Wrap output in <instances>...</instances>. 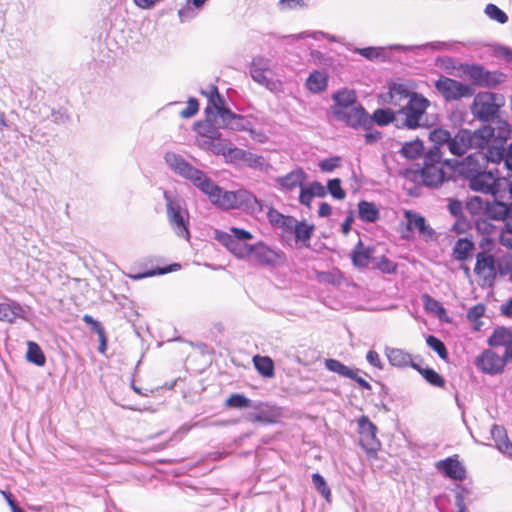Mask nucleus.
Returning a JSON list of instances; mask_svg holds the SVG:
<instances>
[{"label":"nucleus","mask_w":512,"mask_h":512,"mask_svg":"<svg viewBox=\"0 0 512 512\" xmlns=\"http://www.w3.org/2000/svg\"><path fill=\"white\" fill-rule=\"evenodd\" d=\"M435 88L446 101H455L462 98H469L474 95V88L455 79L441 76L435 82Z\"/></svg>","instance_id":"obj_7"},{"label":"nucleus","mask_w":512,"mask_h":512,"mask_svg":"<svg viewBox=\"0 0 512 512\" xmlns=\"http://www.w3.org/2000/svg\"><path fill=\"white\" fill-rule=\"evenodd\" d=\"M512 339V331L507 328H497L488 339V344L492 347L506 346Z\"/></svg>","instance_id":"obj_38"},{"label":"nucleus","mask_w":512,"mask_h":512,"mask_svg":"<svg viewBox=\"0 0 512 512\" xmlns=\"http://www.w3.org/2000/svg\"><path fill=\"white\" fill-rule=\"evenodd\" d=\"M474 273L482 280V286H492L497 277V262L494 255L486 251L477 253Z\"/></svg>","instance_id":"obj_10"},{"label":"nucleus","mask_w":512,"mask_h":512,"mask_svg":"<svg viewBox=\"0 0 512 512\" xmlns=\"http://www.w3.org/2000/svg\"><path fill=\"white\" fill-rule=\"evenodd\" d=\"M467 74L474 84L480 87L494 88L506 80V75L499 71H489L480 65H471Z\"/></svg>","instance_id":"obj_12"},{"label":"nucleus","mask_w":512,"mask_h":512,"mask_svg":"<svg viewBox=\"0 0 512 512\" xmlns=\"http://www.w3.org/2000/svg\"><path fill=\"white\" fill-rule=\"evenodd\" d=\"M326 190L337 200H342L346 196V192L342 188L341 180L339 178L330 179L327 183Z\"/></svg>","instance_id":"obj_48"},{"label":"nucleus","mask_w":512,"mask_h":512,"mask_svg":"<svg viewBox=\"0 0 512 512\" xmlns=\"http://www.w3.org/2000/svg\"><path fill=\"white\" fill-rule=\"evenodd\" d=\"M488 201L482 199L479 196L470 197L466 203V209L472 215H480L486 213Z\"/></svg>","instance_id":"obj_41"},{"label":"nucleus","mask_w":512,"mask_h":512,"mask_svg":"<svg viewBox=\"0 0 512 512\" xmlns=\"http://www.w3.org/2000/svg\"><path fill=\"white\" fill-rule=\"evenodd\" d=\"M489 164V158L483 152L477 151L459 162L456 171L471 190L497 196L505 183L509 182L501 178L498 169L490 168Z\"/></svg>","instance_id":"obj_2"},{"label":"nucleus","mask_w":512,"mask_h":512,"mask_svg":"<svg viewBox=\"0 0 512 512\" xmlns=\"http://www.w3.org/2000/svg\"><path fill=\"white\" fill-rule=\"evenodd\" d=\"M438 469L453 480H463L466 477V471L463 465L453 457H448L442 460L437 465Z\"/></svg>","instance_id":"obj_21"},{"label":"nucleus","mask_w":512,"mask_h":512,"mask_svg":"<svg viewBox=\"0 0 512 512\" xmlns=\"http://www.w3.org/2000/svg\"><path fill=\"white\" fill-rule=\"evenodd\" d=\"M198 109H199V104H198L197 99L189 98V100L187 101L186 108L180 112V115L182 118H186V119L191 118L198 112Z\"/></svg>","instance_id":"obj_53"},{"label":"nucleus","mask_w":512,"mask_h":512,"mask_svg":"<svg viewBox=\"0 0 512 512\" xmlns=\"http://www.w3.org/2000/svg\"><path fill=\"white\" fill-rule=\"evenodd\" d=\"M426 343L433 351H435L438 354V356L441 359H443V360L447 359V357H448L447 349H446L444 343L439 338H437L433 335H429L426 338Z\"/></svg>","instance_id":"obj_45"},{"label":"nucleus","mask_w":512,"mask_h":512,"mask_svg":"<svg viewBox=\"0 0 512 512\" xmlns=\"http://www.w3.org/2000/svg\"><path fill=\"white\" fill-rule=\"evenodd\" d=\"M24 312L23 307L15 301L0 303V321L13 323L17 318H23Z\"/></svg>","instance_id":"obj_26"},{"label":"nucleus","mask_w":512,"mask_h":512,"mask_svg":"<svg viewBox=\"0 0 512 512\" xmlns=\"http://www.w3.org/2000/svg\"><path fill=\"white\" fill-rule=\"evenodd\" d=\"M373 123H377L379 126H385L390 123H395L397 126L398 111L395 113L391 109H376L372 116Z\"/></svg>","instance_id":"obj_33"},{"label":"nucleus","mask_w":512,"mask_h":512,"mask_svg":"<svg viewBox=\"0 0 512 512\" xmlns=\"http://www.w3.org/2000/svg\"><path fill=\"white\" fill-rule=\"evenodd\" d=\"M366 360H367V362H368L370 365H372V366H374V367H376V368H378V369H382V368H383V364H382V362H381L380 356H379V354H378L376 351H374V350H370V351H368V353H367V355H366Z\"/></svg>","instance_id":"obj_63"},{"label":"nucleus","mask_w":512,"mask_h":512,"mask_svg":"<svg viewBox=\"0 0 512 512\" xmlns=\"http://www.w3.org/2000/svg\"><path fill=\"white\" fill-rule=\"evenodd\" d=\"M318 36L325 37V38H327L331 42H336L337 41L335 36L327 34V33H324V32H321V31L313 32L311 34L306 33V32H302V33H299V34L291 35L290 37H292L293 39H303V38H306V37H312V38L317 40Z\"/></svg>","instance_id":"obj_56"},{"label":"nucleus","mask_w":512,"mask_h":512,"mask_svg":"<svg viewBox=\"0 0 512 512\" xmlns=\"http://www.w3.org/2000/svg\"><path fill=\"white\" fill-rule=\"evenodd\" d=\"M499 241L504 247L512 249V232L507 231V227L500 234Z\"/></svg>","instance_id":"obj_64"},{"label":"nucleus","mask_w":512,"mask_h":512,"mask_svg":"<svg viewBox=\"0 0 512 512\" xmlns=\"http://www.w3.org/2000/svg\"><path fill=\"white\" fill-rule=\"evenodd\" d=\"M26 359L37 366H43L46 362L45 355L40 346L33 341L27 342Z\"/></svg>","instance_id":"obj_35"},{"label":"nucleus","mask_w":512,"mask_h":512,"mask_svg":"<svg viewBox=\"0 0 512 512\" xmlns=\"http://www.w3.org/2000/svg\"><path fill=\"white\" fill-rule=\"evenodd\" d=\"M420 176L426 186L437 187L442 184L445 172L443 170L442 151L439 148H430L424 154Z\"/></svg>","instance_id":"obj_6"},{"label":"nucleus","mask_w":512,"mask_h":512,"mask_svg":"<svg viewBox=\"0 0 512 512\" xmlns=\"http://www.w3.org/2000/svg\"><path fill=\"white\" fill-rule=\"evenodd\" d=\"M245 165L251 168H258L261 167L264 163V159L261 156H258L257 154H254L249 151H245L243 162Z\"/></svg>","instance_id":"obj_51"},{"label":"nucleus","mask_w":512,"mask_h":512,"mask_svg":"<svg viewBox=\"0 0 512 512\" xmlns=\"http://www.w3.org/2000/svg\"><path fill=\"white\" fill-rule=\"evenodd\" d=\"M250 76L251 78L261 86L272 90L274 82L268 76L271 73V60L264 56H256L250 63Z\"/></svg>","instance_id":"obj_13"},{"label":"nucleus","mask_w":512,"mask_h":512,"mask_svg":"<svg viewBox=\"0 0 512 512\" xmlns=\"http://www.w3.org/2000/svg\"><path fill=\"white\" fill-rule=\"evenodd\" d=\"M358 217L366 223H374L380 218V212L376 204L366 200L358 203Z\"/></svg>","instance_id":"obj_29"},{"label":"nucleus","mask_w":512,"mask_h":512,"mask_svg":"<svg viewBox=\"0 0 512 512\" xmlns=\"http://www.w3.org/2000/svg\"><path fill=\"white\" fill-rule=\"evenodd\" d=\"M405 217L407 219L408 230H417L425 241L433 239L435 231L427 225L422 215L413 211H405Z\"/></svg>","instance_id":"obj_19"},{"label":"nucleus","mask_w":512,"mask_h":512,"mask_svg":"<svg viewBox=\"0 0 512 512\" xmlns=\"http://www.w3.org/2000/svg\"><path fill=\"white\" fill-rule=\"evenodd\" d=\"M373 252V248H365L362 241L359 240L351 254L353 265L360 269L366 268L372 259Z\"/></svg>","instance_id":"obj_25"},{"label":"nucleus","mask_w":512,"mask_h":512,"mask_svg":"<svg viewBox=\"0 0 512 512\" xmlns=\"http://www.w3.org/2000/svg\"><path fill=\"white\" fill-rule=\"evenodd\" d=\"M167 221L172 231L185 240L190 239L189 212L185 200L170 191H164Z\"/></svg>","instance_id":"obj_4"},{"label":"nucleus","mask_w":512,"mask_h":512,"mask_svg":"<svg viewBox=\"0 0 512 512\" xmlns=\"http://www.w3.org/2000/svg\"><path fill=\"white\" fill-rule=\"evenodd\" d=\"M414 92L409 91L404 85L402 84H393L389 88V92L387 93L386 97L384 98V101L388 102L389 104L401 108V106H404V104L410 99Z\"/></svg>","instance_id":"obj_22"},{"label":"nucleus","mask_w":512,"mask_h":512,"mask_svg":"<svg viewBox=\"0 0 512 512\" xmlns=\"http://www.w3.org/2000/svg\"><path fill=\"white\" fill-rule=\"evenodd\" d=\"M305 178V172L302 169H296L289 172L285 176L278 177L276 182L283 190L291 191L296 187H303L302 184Z\"/></svg>","instance_id":"obj_24"},{"label":"nucleus","mask_w":512,"mask_h":512,"mask_svg":"<svg viewBox=\"0 0 512 512\" xmlns=\"http://www.w3.org/2000/svg\"><path fill=\"white\" fill-rule=\"evenodd\" d=\"M264 206L263 202L251 192L245 189L235 191V209H243L257 214L263 211Z\"/></svg>","instance_id":"obj_18"},{"label":"nucleus","mask_w":512,"mask_h":512,"mask_svg":"<svg viewBox=\"0 0 512 512\" xmlns=\"http://www.w3.org/2000/svg\"><path fill=\"white\" fill-rule=\"evenodd\" d=\"M164 160L175 174L189 180L196 188L207 195L212 204L226 210L235 209V191L223 190L202 170L191 165L179 154L166 152Z\"/></svg>","instance_id":"obj_1"},{"label":"nucleus","mask_w":512,"mask_h":512,"mask_svg":"<svg viewBox=\"0 0 512 512\" xmlns=\"http://www.w3.org/2000/svg\"><path fill=\"white\" fill-rule=\"evenodd\" d=\"M339 165H340V158L339 157H331V158L322 160L319 163V168L322 172H332Z\"/></svg>","instance_id":"obj_55"},{"label":"nucleus","mask_w":512,"mask_h":512,"mask_svg":"<svg viewBox=\"0 0 512 512\" xmlns=\"http://www.w3.org/2000/svg\"><path fill=\"white\" fill-rule=\"evenodd\" d=\"M423 301L425 304V308L437 315L439 318H442L443 315H446V310L443 307V305L436 299L432 298L431 296L425 294L423 296Z\"/></svg>","instance_id":"obj_43"},{"label":"nucleus","mask_w":512,"mask_h":512,"mask_svg":"<svg viewBox=\"0 0 512 512\" xmlns=\"http://www.w3.org/2000/svg\"><path fill=\"white\" fill-rule=\"evenodd\" d=\"M385 354L389 363L394 367L404 368L411 363V354L402 349L386 347Z\"/></svg>","instance_id":"obj_27"},{"label":"nucleus","mask_w":512,"mask_h":512,"mask_svg":"<svg viewBox=\"0 0 512 512\" xmlns=\"http://www.w3.org/2000/svg\"><path fill=\"white\" fill-rule=\"evenodd\" d=\"M325 367L331 372H334L342 377L355 378V370L344 365L342 362L336 359L325 360Z\"/></svg>","instance_id":"obj_37"},{"label":"nucleus","mask_w":512,"mask_h":512,"mask_svg":"<svg viewBox=\"0 0 512 512\" xmlns=\"http://www.w3.org/2000/svg\"><path fill=\"white\" fill-rule=\"evenodd\" d=\"M327 194L326 188L318 181H313L305 187H301L299 201L302 205L310 207L311 201L314 197H325Z\"/></svg>","instance_id":"obj_23"},{"label":"nucleus","mask_w":512,"mask_h":512,"mask_svg":"<svg viewBox=\"0 0 512 512\" xmlns=\"http://www.w3.org/2000/svg\"><path fill=\"white\" fill-rule=\"evenodd\" d=\"M332 99L337 107L335 110H347L356 103L357 96L354 90L343 89L334 93Z\"/></svg>","instance_id":"obj_30"},{"label":"nucleus","mask_w":512,"mask_h":512,"mask_svg":"<svg viewBox=\"0 0 512 512\" xmlns=\"http://www.w3.org/2000/svg\"><path fill=\"white\" fill-rule=\"evenodd\" d=\"M508 191L507 200L510 201L509 215L505 221V227H507V231L512 232V183H505Z\"/></svg>","instance_id":"obj_61"},{"label":"nucleus","mask_w":512,"mask_h":512,"mask_svg":"<svg viewBox=\"0 0 512 512\" xmlns=\"http://www.w3.org/2000/svg\"><path fill=\"white\" fill-rule=\"evenodd\" d=\"M240 118L242 120L233 119V121L230 123L229 128L231 130H237V131H244L248 130L250 126V121L247 120L244 116L240 115Z\"/></svg>","instance_id":"obj_59"},{"label":"nucleus","mask_w":512,"mask_h":512,"mask_svg":"<svg viewBox=\"0 0 512 512\" xmlns=\"http://www.w3.org/2000/svg\"><path fill=\"white\" fill-rule=\"evenodd\" d=\"M449 213L454 217H462L464 215V206L462 202L458 199H449L447 205Z\"/></svg>","instance_id":"obj_52"},{"label":"nucleus","mask_w":512,"mask_h":512,"mask_svg":"<svg viewBox=\"0 0 512 512\" xmlns=\"http://www.w3.org/2000/svg\"><path fill=\"white\" fill-rule=\"evenodd\" d=\"M374 268L380 270L384 274H393L397 270V263L391 261L385 256H381L378 259H374Z\"/></svg>","instance_id":"obj_46"},{"label":"nucleus","mask_w":512,"mask_h":512,"mask_svg":"<svg viewBox=\"0 0 512 512\" xmlns=\"http://www.w3.org/2000/svg\"><path fill=\"white\" fill-rule=\"evenodd\" d=\"M253 363L257 371L264 377L274 376V363L267 356L256 355L253 357Z\"/></svg>","instance_id":"obj_36"},{"label":"nucleus","mask_w":512,"mask_h":512,"mask_svg":"<svg viewBox=\"0 0 512 512\" xmlns=\"http://www.w3.org/2000/svg\"><path fill=\"white\" fill-rule=\"evenodd\" d=\"M495 200L492 202L488 201L485 216L489 219L496 221H506L509 215L510 201L508 198L507 187L501 189V191L494 196Z\"/></svg>","instance_id":"obj_15"},{"label":"nucleus","mask_w":512,"mask_h":512,"mask_svg":"<svg viewBox=\"0 0 512 512\" xmlns=\"http://www.w3.org/2000/svg\"><path fill=\"white\" fill-rule=\"evenodd\" d=\"M471 227V224L469 220L465 217H458L455 218V223L452 226V231L456 232L457 234H462L467 232Z\"/></svg>","instance_id":"obj_54"},{"label":"nucleus","mask_w":512,"mask_h":512,"mask_svg":"<svg viewBox=\"0 0 512 512\" xmlns=\"http://www.w3.org/2000/svg\"><path fill=\"white\" fill-rule=\"evenodd\" d=\"M485 13L490 19L500 24H505L508 21L507 14L495 4H488L485 7Z\"/></svg>","instance_id":"obj_44"},{"label":"nucleus","mask_w":512,"mask_h":512,"mask_svg":"<svg viewBox=\"0 0 512 512\" xmlns=\"http://www.w3.org/2000/svg\"><path fill=\"white\" fill-rule=\"evenodd\" d=\"M475 244L468 238H459L453 247V257L455 260L464 262L471 257Z\"/></svg>","instance_id":"obj_28"},{"label":"nucleus","mask_w":512,"mask_h":512,"mask_svg":"<svg viewBox=\"0 0 512 512\" xmlns=\"http://www.w3.org/2000/svg\"><path fill=\"white\" fill-rule=\"evenodd\" d=\"M424 379L433 386L443 387L445 380L432 368H425L422 372Z\"/></svg>","instance_id":"obj_49"},{"label":"nucleus","mask_w":512,"mask_h":512,"mask_svg":"<svg viewBox=\"0 0 512 512\" xmlns=\"http://www.w3.org/2000/svg\"><path fill=\"white\" fill-rule=\"evenodd\" d=\"M250 248V257H253L258 264L263 266L274 265L280 257V254L277 251L271 249L261 241L251 245Z\"/></svg>","instance_id":"obj_20"},{"label":"nucleus","mask_w":512,"mask_h":512,"mask_svg":"<svg viewBox=\"0 0 512 512\" xmlns=\"http://www.w3.org/2000/svg\"><path fill=\"white\" fill-rule=\"evenodd\" d=\"M251 400L243 394H232L227 400L226 405L231 408H247L251 406Z\"/></svg>","instance_id":"obj_47"},{"label":"nucleus","mask_w":512,"mask_h":512,"mask_svg":"<svg viewBox=\"0 0 512 512\" xmlns=\"http://www.w3.org/2000/svg\"><path fill=\"white\" fill-rule=\"evenodd\" d=\"M216 239L239 259H246L251 255L250 244L232 238L227 232L216 231Z\"/></svg>","instance_id":"obj_17"},{"label":"nucleus","mask_w":512,"mask_h":512,"mask_svg":"<svg viewBox=\"0 0 512 512\" xmlns=\"http://www.w3.org/2000/svg\"><path fill=\"white\" fill-rule=\"evenodd\" d=\"M429 139L433 143L432 148L437 147L441 151V148L443 146H447V148L449 149V142L451 141V134L449 131H447L445 129L437 128V129L432 130L429 133Z\"/></svg>","instance_id":"obj_39"},{"label":"nucleus","mask_w":512,"mask_h":512,"mask_svg":"<svg viewBox=\"0 0 512 512\" xmlns=\"http://www.w3.org/2000/svg\"><path fill=\"white\" fill-rule=\"evenodd\" d=\"M423 150L424 146L422 141L416 139L414 141L405 143L401 148V153L408 159H415L423 152Z\"/></svg>","instance_id":"obj_40"},{"label":"nucleus","mask_w":512,"mask_h":512,"mask_svg":"<svg viewBox=\"0 0 512 512\" xmlns=\"http://www.w3.org/2000/svg\"><path fill=\"white\" fill-rule=\"evenodd\" d=\"M495 446L501 453L512 457V442L509 440L508 436L503 438V440L496 441Z\"/></svg>","instance_id":"obj_58"},{"label":"nucleus","mask_w":512,"mask_h":512,"mask_svg":"<svg viewBox=\"0 0 512 512\" xmlns=\"http://www.w3.org/2000/svg\"><path fill=\"white\" fill-rule=\"evenodd\" d=\"M203 95L208 98L209 103L217 110L216 124L220 128H229L233 119L242 120L239 114H235L229 108L224 107L225 100L219 94L216 86L211 85L208 91H202Z\"/></svg>","instance_id":"obj_8"},{"label":"nucleus","mask_w":512,"mask_h":512,"mask_svg":"<svg viewBox=\"0 0 512 512\" xmlns=\"http://www.w3.org/2000/svg\"><path fill=\"white\" fill-rule=\"evenodd\" d=\"M485 312V307L483 305H475L471 307L467 312V317L469 320L475 321L482 317Z\"/></svg>","instance_id":"obj_62"},{"label":"nucleus","mask_w":512,"mask_h":512,"mask_svg":"<svg viewBox=\"0 0 512 512\" xmlns=\"http://www.w3.org/2000/svg\"><path fill=\"white\" fill-rule=\"evenodd\" d=\"M360 442L362 447L368 452H376L380 446L376 438L377 427L365 416L358 421Z\"/></svg>","instance_id":"obj_16"},{"label":"nucleus","mask_w":512,"mask_h":512,"mask_svg":"<svg viewBox=\"0 0 512 512\" xmlns=\"http://www.w3.org/2000/svg\"><path fill=\"white\" fill-rule=\"evenodd\" d=\"M230 232H231L232 238L237 239L238 241H241V242L250 240L253 238V235L249 231L242 229V228L231 227Z\"/></svg>","instance_id":"obj_57"},{"label":"nucleus","mask_w":512,"mask_h":512,"mask_svg":"<svg viewBox=\"0 0 512 512\" xmlns=\"http://www.w3.org/2000/svg\"><path fill=\"white\" fill-rule=\"evenodd\" d=\"M475 365L482 372L490 375L501 373L506 365V360L500 357L493 350H484L476 357Z\"/></svg>","instance_id":"obj_14"},{"label":"nucleus","mask_w":512,"mask_h":512,"mask_svg":"<svg viewBox=\"0 0 512 512\" xmlns=\"http://www.w3.org/2000/svg\"><path fill=\"white\" fill-rule=\"evenodd\" d=\"M312 483L317 491L328 501H331V490L324 477L319 473L312 474Z\"/></svg>","instance_id":"obj_42"},{"label":"nucleus","mask_w":512,"mask_h":512,"mask_svg":"<svg viewBox=\"0 0 512 512\" xmlns=\"http://www.w3.org/2000/svg\"><path fill=\"white\" fill-rule=\"evenodd\" d=\"M314 226L309 225L305 222H297L296 225H294V236L296 242H302V244L305 247H309V240L313 234Z\"/></svg>","instance_id":"obj_34"},{"label":"nucleus","mask_w":512,"mask_h":512,"mask_svg":"<svg viewBox=\"0 0 512 512\" xmlns=\"http://www.w3.org/2000/svg\"><path fill=\"white\" fill-rule=\"evenodd\" d=\"M354 52L368 60H375L383 57V48L381 47L355 48Z\"/></svg>","instance_id":"obj_50"},{"label":"nucleus","mask_w":512,"mask_h":512,"mask_svg":"<svg viewBox=\"0 0 512 512\" xmlns=\"http://www.w3.org/2000/svg\"><path fill=\"white\" fill-rule=\"evenodd\" d=\"M493 136L494 129L486 125L474 131L460 129L453 137L451 136L449 152L455 156H462L469 149H483Z\"/></svg>","instance_id":"obj_3"},{"label":"nucleus","mask_w":512,"mask_h":512,"mask_svg":"<svg viewBox=\"0 0 512 512\" xmlns=\"http://www.w3.org/2000/svg\"><path fill=\"white\" fill-rule=\"evenodd\" d=\"M430 101L423 95L413 93L410 99L398 110L397 128L415 130L427 124L425 116Z\"/></svg>","instance_id":"obj_5"},{"label":"nucleus","mask_w":512,"mask_h":512,"mask_svg":"<svg viewBox=\"0 0 512 512\" xmlns=\"http://www.w3.org/2000/svg\"><path fill=\"white\" fill-rule=\"evenodd\" d=\"M451 46H452V44L449 42L433 41V42H429V43H426V44L420 45V46H404V45H400V44H395V45H391L389 48L391 50H395V51H399V52L414 51L416 49H421V48H430L432 50L443 51V50L450 49Z\"/></svg>","instance_id":"obj_32"},{"label":"nucleus","mask_w":512,"mask_h":512,"mask_svg":"<svg viewBox=\"0 0 512 512\" xmlns=\"http://www.w3.org/2000/svg\"><path fill=\"white\" fill-rule=\"evenodd\" d=\"M298 222L297 219H295L292 216H285L278 227L282 228L285 232L293 233L294 232V225H296Z\"/></svg>","instance_id":"obj_60"},{"label":"nucleus","mask_w":512,"mask_h":512,"mask_svg":"<svg viewBox=\"0 0 512 512\" xmlns=\"http://www.w3.org/2000/svg\"><path fill=\"white\" fill-rule=\"evenodd\" d=\"M496 95L491 92L478 93L471 106V111L476 118L489 121L495 118L499 111V105L495 103Z\"/></svg>","instance_id":"obj_9"},{"label":"nucleus","mask_w":512,"mask_h":512,"mask_svg":"<svg viewBox=\"0 0 512 512\" xmlns=\"http://www.w3.org/2000/svg\"><path fill=\"white\" fill-rule=\"evenodd\" d=\"M328 84V76L323 71L315 70L306 80V87L313 93L324 91Z\"/></svg>","instance_id":"obj_31"},{"label":"nucleus","mask_w":512,"mask_h":512,"mask_svg":"<svg viewBox=\"0 0 512 512\" xmlns=\"http://www.w3.org/2000/svg\"><path fill=\"white\" fill-rule=\"evenodd\" d=\"M334 114L338 120L344 121L352 128L362 127L368 130L373 125V120L362 105L353 106L347 110H334Z\"/></svg>","instance_id":"obj_11"}]
</instances>
